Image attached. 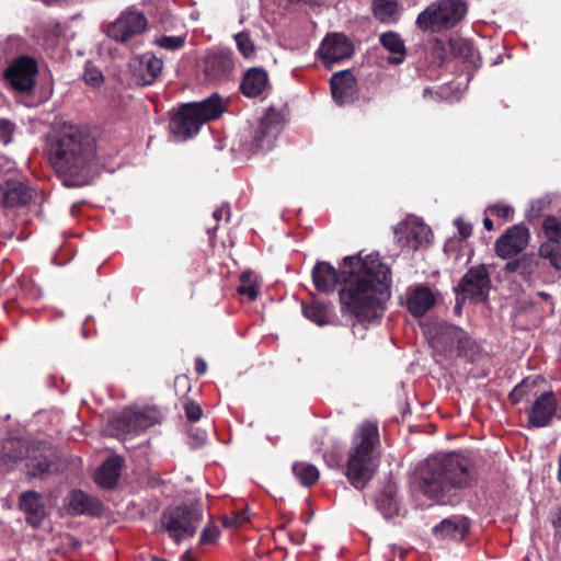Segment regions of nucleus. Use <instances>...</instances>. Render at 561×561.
I'll return each mask as SVG.
<instances>
[{
  "mask_svg": "<svg viewBox=\"0 0 561 561\" xmlns=\"http://www.w3.org/2000/svg\"><path fill=\"white\" fill-rule=\"evenodd\" d=\"M552 524H553L556 533L559 536H561V511L556 514V516L552 519Z\"/></svg>",
  "mask_w": 561,
  "mask_h": 561,
  "instance_id": "52",
  "label": "nucleus"
},
{
  "mask_svg": "<svg viewBox=\"0 0 561 561\" xmlns=\"http://www.w3.org/2000/svg\"><path fill=\"white\" fill-rule=\"evenodd\" d=\"M506 271L508 272H516L519 274V271H520V257L516 261H513V262H508L506 264Z\"/></svg>",
  "mask_w": 561,
  "mask_h": 561,
  "instance_id": "50",
  "label": "nucleus"
},
{
  "mask_svg": "<svg viewBox=\"0 0 561 561\" xmlns=\"http://www.w3.org/2000/svg\"><path fill=\"white\" fill-rule=\"evenodd\" d=\"M543 230L548 238L547 242L553 244L561 243V218L556 216H549L543 221Z\"/></svg>",
  "mask_w": 561,
  "mask_h": 561,
  "instance_id": "33",
  "label": "nucleus"
},
{
  "mask_svg": "<svg viewBox=\"0 0 561 561\" xmlns=\"http://www.w3.org/2000/svg\"><path fill=\"white\" fill-rule=\"evenodd\" d=\"M224 216L227 217V219H229V216H230V211H229V208L227 206H221L220 208L216 209L214 213H213V217L215 218V220L219 221Z\"/></svg>",
  "mask_w": 561,
  "mask_h": 561,
  "instance_id": "49",
  "label": "nucleus"
},
{
  "mask_svg": "<svg viewBox=\"0 0 561 561\" xmlns=\"http://www.w3.org/2000/svg\"><path fill=\"white\" fill-rule=\"evenodd\" d=\"M539 295H540L541 297H543V298H547V297H548V295H547V294H545V293H540Z\"/></svg>",
  "mask_w": 561,
  "mask_h": 561,
  "instance_id": "61",
  "label": "nucleus"
},
{
  "mask_svg": "<svg viewBox=\"0 0 561 561\" xmlns=\"http://www.w3.org/2000/svg\"><path fill=\"white\" fill-rule=\"evenodd\" d=\"M536 204H540V202H537ZM538 210H541L540 205H538Z\"/></svg>",
  "mask_w": 561,
  "mask_h": 561,
  "instance_id": "63",
  "label": "nucleus"
},
{
  "mask_svg": "<svg viewBox=\"0 0 561 561\" xmlns=\"http://www.w3.org/2000/svg\"><path fill=\"white\" fill-rule=\"evenodd\" d=\"M490 210L493 215L505 219L511 218L514 213V209L506 204H496L490 207Z\"/></svg>",
  "mask_w": 561,
  "mask_h": 561,
  "instance_id": "45",
  "label": "nucleus"
},
{
  "mask_svg": "<svg viewBox=\"0 0 561 561\" xmlns=\"http://www.w3.org/2000/svg\"><path fill=\"white\" fill-rule=\"evenodd\" d=\"M163 62L151 54H145L137 60L134 76L137 82L142 85L151 84L160 76Z\"/></svg>",
  "mask_w": 561,
  "mask_h": 561,
  "instance_id": "25",
  "label": "nucleus"
},
{
  "mask_svg": "<svg viewBox=\"0 0 561 561\" xmlns=\"http://www.w3.org/2000/svg\"><path fill=\"white\" fill-rule=\"evenodd\" d=\"M304 314L318 325H323L328 322L327 308L318 302L304 306Z\"/></svg>",
  "mask_w": 561,
  "mask_h": 561,
  "instance_id": "35",
  "label": "nucleus"
},
{
  "mask_svg": "<svg viewBox=\"0 0 561 561\" xmlns=\"http://www.w3.org/2000/svg\"><path fill=\"white\" fill-rule=\"evenodd\" d=\"M205 440H206V434H205V433H202V434L199 435V444H203Z\"/></svg>",
  "mask_w": 561,
  "mask_h": 561,
  "instance_id": "59",
  "label": "nucleus"
},
{
  "mask_svg": "<svg viewBox=\"0 0 561 561\" xmlns=\"http://www.w3.org/2000/svg\"><path fill=\"white\" fill-rule=\"evenodd\" d=\"M181 561H196L194 557L191 554V551L187 550L181 556Z\"/></svg>",
  "mask_w": 561,
  "mask_h": 561,
  "instance_id": "56",
  "label": "nucleus"
},
{
  "mask_svg": "<svg viewBox=\"0 0 561 561\" xmlns=\"http://www.w3.org/2000/svg\"><path fill=\"white\" fill-rule=\"evenodd\" d=\"M222 113V104L218 95L181 107L170 122V130L181 139H187L197 134L201 126L208 121L216 119Z\"/></svg>",
  "mask_w": 561,
  "mask_h": 561,
  "instance_id": "6",
  "label": "nucleus"
},
{
  "mask_svg": "<svg viewBox=\"0 0 561 561\" xmlns=\"http://www.w3.org/2000/svg\"><path fill=\"white\" fill-rule=\"evenodd\" d=\"M455 225L457 226L459 233L462 238H467L471 234V227L469 225H466L462 219L457 218L455 220Z\"/></svg>",
  "mask_w": 561,
  "mask_h": 561,
  "instance_id": "47",
  "label": "nucleus"
},
{
  "mask_svg": "<svg viewBox=\"0 0 561 561\" xmlns=\"http://www.w3.org/2000/svg\"><path fill=\"white\" fill-rule=\"evenodd\" d=\"M557 399L553 392L540 394L528 412V421L535 427H543L550 423L557 411Z\"/></svg>",
  "mask_w": 561,
  "mask_h": 561,
  "instance_id": "19",
  "label": "nucleus"
},
{
  "mask_svg": "<svg viewBox=\"0 0 561 561\" xmlns=\"http://www.w3.org/2000/svg\"><path fill=\"white\" fill-rule=\"evenodd\" d=\"M218 528L214 525H208L202 530L199 541L203 545L214 543L218 539Z\"/></svg>",
  "mask_w": 561,
  "mask_h": 561,
  "instance_id": "43",
  "label": "nucleus"
},
{
  "mask_svg": "<svg viewBox=\"0 0 561 561\" xmlns=\"http://www.w3.org/2000/svg\"><path fill=\"white\" fill-rule=\"evenodd\" d=\"M154 44L161 48L168 50H178L182 48L185 44V37L183 36H160L154 39Z\"/></svg>",
  "mask_w": 561,
  "mask_h": 561,
  "instance_id": "39",
  "label": "nucleus"
},
{
  "mask_svg": "<svg viewBox=\"0 0 561 561\" xmlns=\"http://www.w3.org/2000/svg\"><path fill=\"white\" fill-rule=\"evenodd\" d=\"M539 256L549 260L550 264L561 270V247L551 242H545L539 249Z\"/></svg>",
  "mask_w": 561,
  "mask_h": 561,
  "instance_id": "34",
  "label": "nucleus"
},
{
  "mask_svg": "<svg viewBox=\"0 0 561 561\" xmlns=\"http://www.w3.org/2000/svg\"><path fill=\"white\" fill-rule=\"evenodd\" d=\"M268 84L266 71L261 68L249 69L241 82V90L248 98H256L262 94Z\"/></svg>",
  "mask_w": 561,
  "mask_h": 561,
  "instance_id": "27",
  "label": "nucleus"
},
{
  "mask_svg": "<svg viewBox=\"0 0 561 561\" xmlns=\"http://www.w3.org/2000/svg\"><path fill=\"white\" fill-rule=\"evenodd\" d=\"M2 461L7 466H13L24 462L27 476L32 478H42L49 472L54 450L46 444H32L21 438L5 439L0 448Z\"/></svg>",
  "mask_w": 561,
  "mask_h": 561,
  "instance_id": "5",
  "label": "nucleus"
},
{
  "mask_svg": "<svg viewBox=\"0 0 561 561\" xmlns=\"http://www.w3.org/2000/svg\"><path fill=\"white\" fill-rule=\"evenodd\" d=\"M28 295L36 299V298H39L42 296V289L41 287L36 286V285H32L30 291H28Z\"/></svg>",
  "mask_w": 561,
  "mask_h": 561,
  "instance_id": "54",
  "label": "nucleus"
},
{
  "mask_svg": "<svg viewBox=\"0 0 561 561\" xmlns=\"http://www.w3.org/2000/svg\"><path fill=\"white\" fill-rule=\"evenodd\" d=\"M83 79L88 84L99 87L102 84L104 77L98 67L91 62H87L84 67Z\"/></svg>",
  "mask_w": 561,
  "mask_h": 561,
  "instance_id": "42",
  "label": "nucleus"
},
{
  "mask_svg": "<svg viewBox=\"0 0 561 561\" xmlns=\"http://www.w3.org/2000/svg\"><path fill=\"white\" fill-rule=\"evenodd\" d=\"M185 414L190 421H198L202 416V408L195 402L185 403Z\"/></svg>",
  "mask_w": 561,
  "mask_h": 561,
  "instance_id": "46",
  "label": "nucleus"
},
{
  "mask_svg": "<svg viewBox=\"0 0 561 561\" xmlns=\"http://www.w3.org/2000/svg\"><path fill=\"white\" fill-rule=\"evenodd\" d=\"M424 495H427V497L433 501V502H436L438 504H447L449 503V500H445V495H447L448 493H435V492H432V493H423Z\"/></svg>",
  "mask_w": 561,
  "mask_h": 561,
  "instance_id": "48",
  "label": "nucleus"
},
{
  "mask_svg": "<svg viewBox=\"0 0 561 561\" xmlns=\"http://www.w3.org/2000/svg\"><path fill=\"white\" fill-rule=\"evenodd\" d=\"M468 344L466 333L454 325H444L433 341V346L447 354L461 353Z\"/></svg>",
  "mask_w": 561,
  "mask_h": 561,
  "instance_id": "20",
  "label": "nucleus"
},
{
  "mask_svg": "<svg viewBox=\"0 0 561 561\" xmlns=\"http://www.w3.org/2000/svg\"><path fill=\"white\" fill-rule=\"evenodd\" d=\"M298 2H302L306 4H316L319 0H297Z\"/></svg>",
  "mask_w": 561,
  "mask_h": 561,
  "instance_id": "58",
  "label": "nucleus"
},
{
  "mask_svg": "<svg viewBox=\"0 0 561 561\" xmlns=\"http://www.w3.org/2000/svg\"><path fill=\"white\" fill-rule=\"evenodd\" d=\"M64 511L69 515H100L102 504L89 493H70L65 502Z\"/></svg>",
  "mask_w": 561,
  "mask_h": 561,
  "instance_id": "22",
  "label": "nucleus"
},
{
  "mask_svg": "<svg viewBox=\"0 0 561 561\" xmlns=\"http://www.w3.org/2000/svg\"><path fill=\"white\" fill-rule=\"evenodd\" d=\"M474 481L471 462L457 454L428 458L414 472V483L424 490L468 489L474 485Z\"/></svg>",
  "mask_w": 561,
  "mask_h": 561,
  "instance_id": "2",
  "label": "nucleus"
},
{
  "mask_svg": "<svg viewBox=\"0 0 561 561\" xmlns=\"http://www.w3.org/2000/svg\"><path fill=\"white\" fill-rule=\"evenodd\" d=\"M331 92L333 100L343 105L355 99L356 81L350 71L334 73L331 78Z\"/></svg>",
  "mask_w": 561,
  "mask_h": 561,
  "instance_id": "21",
  "label": "nucleus"
},
{
  "mask_svg": "<svg viewBox=\"0 0 561 561\" xmlns=\"http://www.w3.org/2000/svg\"><path fill=\"white\" fill-rule=\"evenodd\" d=\"M124 459L121 456H110L95 473V481L101 488H113L119 476Z\"/></svg>",
  "mask_w": 561,
  "mask_h": 561,
  "instance_id": "26",
  "label": "nucleus"
},
{
  "mask_svg": "<svg viewBox=\"0 0 561 561\" xmlns=\"http://www.w3.org/2000/svg\"><path fill=\"white\" fill-rule=\"evenodd\" d=\"M312 280L321 293H331L340 280L344 282L340 291L342 310L360 322L381 317L391 296L390 268L374 254L345 257L340 275L331 264L318 262L312 270Z\"/></svg>",
  "mask_w": 561,
  "mask_h": 561,
  "instance_id": "1",
  "label": "nucleus"
},
{
  "mask_svg": "<svg viewBox=\"0 0 561 561\" xmlns=\"http://www.w3.org/2000/svg\"><path fill=\"white\" fill-rule=\"evenodd\" d=\"M50 500L45 493H21L20 508L25 514L26 523L37 527L48 515Z\"/></svg>",
  "mask_w": 561,
  "mask_h": 561,
  "instance_id": "17",
  "label": "nucleus"
},
{
  "mask_svg": "<svg viewBox=\"0 0 561 561\" xmlns=\"http://www.w3.org/2000/svg\"><path fill=\"white\" fill-rule=\"evenodd\" d=\"M378 440V428L373 423L360 425L354 436L353 446L348 455L346 477L357 490L366 486L378 467V459L375 453V446Z\"/></svg>",
  "mask_w": 561,
  "mask_h": 561,
  "instance_id": "4",
  "label": "nucleus"
},
{
  "mask_svg": "<svg viewBox=\"0 0 561 561\" xmlns=\"http://www.w3.org/2000/svg\"><path fill=\"white\" fill-rule=\"evenodd\" d=\"M160 486H167L164 481H161L160 479H152L151 482H150V488L152 489H156V488H160Z\"/></svg>",
  "mask_w": 561,
  "mask_h": 561,
  "instance_id": "55",
  "label": "nucleus"
},
{
  "mask_svg": "<svg viewBox=\"0 0 561 561\" xmlns=\"http://www.w3.org/2000/svg\"><path fill=\"white\" fill-rule=\"evenodd\" d=\"M32 199L28 187L20 181L9 180L0 190V207H18Z\"/></svg>",
  "mask_w": 561,
  "mask_h": 561,
  "instance_id": "23",
  "label": "nucleus"
},
{
  "mask_svg": "<svg viewBox=\"0 0 561 561\" xmlns=\"http://www.w3.org/2000/svg\"><path fill=\"white\" fill-rule=\"evenodd\" d=\"M435 304L434 294L428 287L415 286L407 293V308L414 317L425 314Z\"/></svg>",
  "mask_w": 561,
  "mask_h": 561,
  "instance_id": "24",
  "label": "nucleus"
},
{
  "mask_svg": "<svg viewBox=\"0 0 561 561\" xmlns=\"http://www.w3.org/2000/svg\"><path fill=\"white\" fill-rule=\"evenodd\" d=\"M540 259L535 254H526L520 257L519 275L524 277L533 276L539 268Z\"/></svg>",
  "mask_w": 561,
  "mask_h": 561,
  "instance_id": "36",
  "label": "nucleus"
},
{
  "mask_svg": "<svg viewBox=\"0 0 561 561\" xmlns=\"http://www.w3.org/2000/svg\"><path fill=\"white\" fill-rule=\"evenodd\" d=\"M319 54L327 66L347 59L353 54V45L341 33L328 35L321 43Z\"/></svg>",
  "mask_w": 561,
  "mask_h": 561,
  "instance_id": "16",
  "label": "nucleus"
},
{
  "mask_svg": "<svg viewBox=\"0 0 561 561\" xmlns=\"http://www.w3.org/2000/svg\"><path fill=\"white\" fill-rule=\"evenodd\" d=\"M241 285L238 288V293L247 295L251 300L256 299L257 288L254 283L251 282V273L244 272L240 275Z\"/></svg>",
  "mask_w": 561,
  "mask_h": 561,
  "instance_id": "41",
  "label": "nucleus"
},
{
  "mask_svg": "<svg viewBox=\"0 0 561 561\" xmlns=\"http://www.w3.org/2000/svg\"><path fill=\"white\" fill-rule=\"evenodd\" d=\"M529 230L523 225L511 227L495 242V252L502 259H510L526 249L529 242Z\"/></svg>",
  "mask_w": 561,
  "mask_h": 561,
  "instance_id": "15",
  "label": "nucleus"
},
{
  "mask_svg": "<svg viewBox=\"0 0 561 561\" xmlns=\"http://www.w3.org/2000/svg\"><path fill=\"white\" fill-rule=\"evenodd\" d=\"M13 125L8 119H0V141L8 144L11 140Z\"/></svg>",
  "mask_w": 561,
  "mask_h": 561,
  "instance_id": "44",
  "label": "nucleus"
},
{
  "mask_svg": "<svg viewBox=\"0 0 561 561\" xmlns=\"http://www.w3.org/2000/svg\"><path fill=\"white\" fill-rule=\"evenodd\" d=\"M463 0H436L417 16L416 25L424 32L438 33L455 27L466 15Z\"/></svg>",
  "mask_w": 561,
  "mask_h": 561,
  "instance_id": "8",
  "label": "nucleus"
},
{
  "mask_svg": "<svg viewBox=\"0 0 561 561\" xmlns=\"http://www.w3.org/2000/svg\"><path fill=\"white\" fill-rule=\"evenodd\" d=\"M278 134L277 126L271 121L262 119L254 136V145L257 150H268L272 148Z\"/></svg>",
  "mask_w": 561,
  "mask_h": 561,
  "instance_id": "29",
  "label": "nucleus"
},
{
  "mask_svg": "<svg viewBox=\"0 0 561 561\" xmlns=\"http://www.w3.org/2000/svg\"><path fill=\"white\" fill-rule=\"evenodd\" d=\"M483 226L489 231L493 229V222L490 218H484Z\"/></svg>",
  "mask_w": 561,
  "mask_h": 561,
  "instance_id": "57",
  "label": "nucleus"
},
{
  "mask_svg": "<svg viewBox=\"0 0 561 561\" xmlns=\"http://www.w3.org/2000/svg\"><path fill=\"white\" fill-rule=\"evenodd\" d=\"M293 471L304 488H311L319 479V471L313 465L296 463Z\"/></svg>",
  "mask_w": 561,
  "mask_h": 561,
  "instance_id": "31",
  "label": "nucleus"
},
{
  "mask_svg": "<svg viewBox=\"0 0 561 561\" xmlns=\"http://www.w3.org/2000/svg\"><path fill=\"white\" fill-rule=\"evenodd\" d=\"M233 70L234 59L230 49L215 48L207 53L204 61V73L210 81L226 80Z\"/></svg>",
  "mask_w": 561,
  "mask_h": 561,
  "instance_id": "12",
  "label": "nucleus"
},
{
  "mask_svg": "<svg viewBox=\"0 0 561 561\" xmlns=\"http://www.w3.org/2000/svg\"><path fill=\"white\" fill-rule=\"evenodd\" d=\"M448 45L451 49H457V48H460L462 46H468V43L467 42H463L461 39H454V38H450L449 42H448Z\"/></svg>",
  "mask_w": 561,
  "mask_h": 561,
  "instance_id": "53",
  "label": "nucleus"
},
{
  "mask_svg": "<svg viewBox=\"0 0 561 561\" xmlns=\"http://www.w3.org/2000/svg\"><path fill=\"white\" fill-rule=\"evenodd\" d=\"M490 276L484 265L471 267L461 278L459 290L463 299L484 300L490 289Z\"/></svg>",
  "mask_w": 561,
  "mask_h": 561,
  "instance_id": "13",
  "label": "nucleus"
},
{
  "mask_svg": "<svg viewBox=\"0 0 561 561\" xmlns=\"http://www.w3.org/2000/svg\"><path fill=\"white\" fill-rule=\"evenodd\" d=\"M206 369H207V365H206L205 360L202 359V358H197L196 362H195V370H196V373L198 375H203V374H205Z\"/></svg>",
  "mask_w": 561,
  "mask_h": 561,
  "instance_id": "51",
  "label": "nucleus"
},
{
  "mask_svg": "<svg viewBox=\"0 0 561 561\" xmlns=\"http://www.w3.org/2000/svg\"><path fill=\"white\" fill-rule=\"evenodd\" d=\"M382 46L393 56L389 58L391 64H401L404 60L405 47L399 35L394 33H385L380 37Z\"/></svg>",
  "mask_w": 561,
  "mask_h": 561,
  "instance_id": "30",
  "label": "nucleus"
},
{
  "mask_svg": "<svg viewBox=\"0 0 561 561\" xmlns=\"http://www.w3.org/2000/svg\"><path fill=\"white\" fill-rule=\"evenodd\" d=\"M11 561H13V560H11Z\"/></svg>",
  "mask_w": 561,
  "mask_h": 561,
  "instance_id": "64",
  "label": "nucleus"
},
{
  "mask_svg": "<svg viewBox=\"0 0 561 561\" xmlns=\"http://www.w3.org/2000/svg\"><path fill=\"white\" fill-rule=\"evenodd\" d=\"M374 14L381 22H391L396 20L398 4L392 0H375Z\"/></svg>",
  "mask_w": 561,
  "mask_h": 561,
  "instance_id": "32",
  "label": "nucleus"
},
{
  "mask_svg": "<svg viewBox=\"0 0 561 561\" xmlns=\"http://www.w3.org/2000/svg\"><path fill=\"white\" fill-rule=\"evenodd\" d=\"M50 161L58 173L78 175L95 153L94 139L78 128L65 130L50 146Z\"/></svg>",
  "mask_w": 561,
  "mask_h": 561,
  "instance_id": "3",
  "label": "nucleus"
},
{
  "mask_svg": "<svg viewBox=\"0 0 561 561\" xmlns=\"http://www.w3.org/2000/svg\"><path fill=\"white\" fill-rule=\"evenodd\" d=\"M436 46H440L442 45V42L440 41H436Z\"/></svg>",
  "mask_w": 561,
  "mask_h": 561,
  "instance_id": "62",
  "label": "nucleus"
},
{
  "mask_svg": "<svg viewBox=\"0 0 561 561\" xmlns=\"http://www.w3.org/2000/svg\"><path fill=\"white\" fill-rule=\"evenodd\" d=\"M204 508L199 502H183L168 507L161 516V525L169 536L180 543L196 534L203 519Z\"/></svg>",
  "mask_w": 561,
  "mask_h": 561,
  "instance_id": "7",
  "label": "nucleus"
},
{
  "mask_svg": "<svg viewBox=\"0 0 561 561\" xmlns=\"http://www.w3.org/2000/svg\"><path fill=\"white\" fill-rule=\"evenodd\" d=\"M249 520L247 510L232 512L230 515H225L221 519L222 526L226 528L239 527Z\"/></svg>",
  "mask_w": 561,
  "mask_h": 561,
  "instance_id": "40",
  "label": "nucleus"
},
{
  "mask_svg": "<svg viewBox=\"0 0 561 561\" xmlns=\"http://www.w3.org/2000/svg\"><path fill=\"white\" fill-rule=\"evenodd\" d=\"M397 234L404 245L416 250L431 242L432 230L420 218L411 216L399 225Z\"/></svg>",
  "mask_w": 561,
  "mask_h": 561,
  "instance_id": "14",
  "label": "nucleus"
},
{
  "mask_svg": "<svg viewBox=\"0 0 561 561\" xmlns=\"http://www.w3.org/2000/svg\"><path fill=\"white\" fill-rule=\"evenodd\" d=\"M470 529V520L462 515H455L443 519L433 527V536L438 540L461 541Z\"/></svg>",
  "mask_w": 561,
  "mask_h": 561,
  "instance_id": "18",
  "label": "nucleus"
},
{
  "mask_svg": "<svg viewBox=\"0 0 561 561\" xmlns=\"http://www.w3.org/2000/svg\"><path fill=\"white\" fill-rule=\"evenodd\" d=\"M374 502L385 518H393L405 512L397 493H376Z\"/></svg>",
  "mask_w": 561,
  "mask_h": 561,
  "instance_id": "28",
  "label": "nucleus"
},
{
  "mask_svg": "<svg viewBox=\"0 0 561 561\" xmlns=\"http://www.w3.org/2000/svg\"><path fill=\"white\" fill-rule=\"evenodd\" d=\"M536 380L531 378H525L520 383H518L511 392L510 398L514 403L520 402L525 397H527L531 389L535 387Z\"/></svg>",
  "mask_w": 561,
  "mask_h": 561,
  "instance_id": "37",
  "label": "nucleus"
},
{
  "mask_svg": "<svg viewBox=\"0 0 561 561\" xmlns=\"http://www.w3.org/2000/svg\"><path fill=\"white\" fill-rule=\"evenodd\" d=\"M146 26L147 20L141 12L128 10L108 26L107 35L116 42L125 43L144 32Z\"/></svg>",
  "mask_w": 561,
  "mask_h": 561,
  "instance_id": "11",
  "label": "nucleus"
},
{
  "mask_svg": "<svg viewBox=\"0 0 561 561\" xmlns=\"http://www.w3.org/2000/svg\"><path fill=\"white\" fill-rule=\"evenodd\" d=\"M234 41L238 50L242 54L243 57L250 58L254 54V44L248 33L241 32L236 34Z\"/></svg>",
  "mask_w": 561,
  "mask_h": 561,
  "instance_id": "38",
  "label": "nucleus"
},
{
  "mask_svg": "<svg viewBox=\"0 0 561 561\" xmlns=\"http://www.w3.org/2000/svg\"><path fill=\"white\" fill-rule=\"evenodd\" d=\"M427 94H432V92L428 89H425L424 90V95L426 96Z\"/></svg>",
  "mask_w": 561,
  "mask_h": 561,
  "instance_id": "60",
  "label": "nucleus"
},
{
  "mask_svg": "<svg viewBox=\"0 0 561 561\" xmlns=\"http://www.w3.org/2000/svg\"><path fill=\"white\" fill-rule=\"evenodd\" d=\"M160 412L153 408L129 409L111 421L114 430L122 434L137 435L160 421Z\"/></svg>",
  "mask_w": 561,
  "mask_h": 561,
  "instance_id": "9",
  "label": "nucleus"
},
{
  "mask_svg": "<svg viewBox=\"0 0 561 561\" xmlns=\"http://www.w3.org/2000/svg\"><path fill=\"white\" fill-rule=\"evenodd\" d=\"M36 72L37 65L35 60L22 56L7 68L4 77L14 90L30 92L34 88Z\"/></svg>",
  "mask_w": 561,
  "mask_h": 561,
  "instance_id": "10",
  "label": "nucleus"
}]
</instances>
